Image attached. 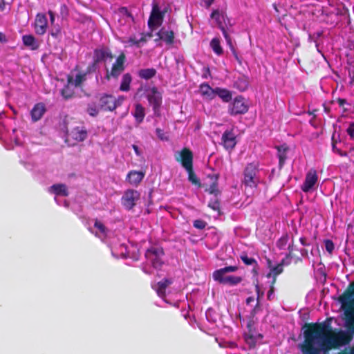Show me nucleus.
I'll return each instance as SVG.
<instances>
[{"label": "nucleus", "mask_w": 354, "mask_h": 354, "mask_svg": "<svg viewBox=\"0 0 354 354\" xmlns=\"http://www.w3.org/2000/svg\"><path fill=\"white\" fill-rule=\"evenodd\" d=\"M222 33L226 40L227 44L229 46L232 55H234L235 59L239 62L240 65L242 64V61L241 57L237 54V52L232 44V40L230 35L227 33V30H225V27L221 28Z\"/></svg>", "instance_id": "5701e85b"}, {"label": "nucleus", "mask_w": 354, "mask_h": 354, "mask_svg": "<svg viewBox=\"0 0 354 354\" xmlns=\"http://www.w3.org/2000/svg\"><path fill=\"white\" fill-rule=\"evenodd\" d=\"M188 174V180L194 185L201 187L202 185L199 178L194 171V167L185 169Z\"/></svg>", "instance_id": "72a5a7b5"}, {"label": "nucleus", "mask_w": 354, "mask_h": 354, "mask_svg": "<svg viewBox=\"0 0 354 354\" xmlns=\"http://www.w3.org/2000/svg\"><path fill=\"white\" fill-rule=\"evenodd\" d=\"M210 17L212 19H214L217 26L221 29V28H224L223 26L222 19L223 15L220 13L218 10H214L211 13Z\"/></svg>", "instance_id": "58836bf2"}, {"label": "nucleus", "mask_w": 354, "mask_h": 354, "mask_svg": "<svg viewBox=\"0 0 354 354\" xmlns=\"http://www.w3.org/2000/svg\"><path fill=\"white\" fill-rule=\"evenodd\" d=\"M259 163L250 162L247 164L243 171L242 184L246 187L256 188L259 183Z\"/></svg>", "instance_id": "20e7f679"}, {"label": "nucleus", "mask_w": 354, "mask_h": 354, "mask_svg": "<svg viewBox=\"0 0 354 354\" xmlns=\"http://www.w3.org/2000/svg\"><path fill=\"white\" fill-rule=\"evenodd\" d=\"M337 102L339 106H344L346 104H347L346 100L343 98H338Z\"/></svg>", "instance_id": "052dcab7"}, {"label": "nucleus", "mask_w": 354, "mask_h": 354, "mask_svg": "<svg viewBox=\"0 0 354 354\" xmlns=\"http://www.w3.org/2000/svg\"><path fill=\"white\" fill-rule=\"evenodd\" d=\"M208 207L214 211H220V203L218 199L210 201L209 202Z\"/></svg>", "instance_id": "c03bdc74"}, {"label": "nucleus", "mask_w": 354, "mask_h": 354, "mask_svg": "<svg viewBox=\"0 0 354 354\" xmlns=\"http://www.w3.org/2000/svg\"><path fill=\"white\" fill-rule=\"evenodd\" d=\"M132 81V77L130 73H125L123 75L120 86L121 91H129L130 90V84Z\"/></svg>", "instance_id": "2f4dec72"}, {"label": "nucleus", "mask_w": 354, "mask_h": 354, "mask_svg": "<svg viewBox=\"0 0 354 354\" xmlns=\"http://www.w3.org/2000/svg\"><path fill=\"white\" fill-rule=\"evenodd\" d=\"M348 135L351 138H354V122H351L348 127L346 129Z\"/></svg>", "instance_id": "3c124183"}, {"label": "nucleus", "mask_w": 354, "mask_h": 354, "mask_svg": "<svg viewBox=\"0 0 354 354\" xmlns=\"http://www.w3.org/2000/svg\"><path fill=\"white\" fill-rule=\"evenodd\" d=\"M175 160L187 169L193 167L194 155L189 149L185 147L175 154Z\"/></svg>", "instance_id": "1a4fd4ad"}, {"label": "nucleus", "mask_w": 354, "mask_h": 354, "mask_svg": "<svg viewBox=\"0 0 354 354\" xmlns=\"http://www.w3.org/2000/svg\"><path fill=\"white\" fill-rule=\"evenodd\" d=\"M339 301L346 308L345 326L348 332L354 334V281L350 283L345 292L339 296Z\"/></svg>", "instance_id": "f03ea898"}, {"label": "nucleus", "mask_w": 354, "mask_h": 354, "mask_svg": "<svg viewBox=\"0 0 354 354\" xmlns=\"http://www.w3.org/2000/svg\"><path fill=\"white\" fill-rule=\"evenodd\" d=\"M129 42L131 44V45H135L138 47L140 46V41H138V39H136L135 37H130L129 39Z\"/></svg>", "instance_id": "5fc2aeb1"}, {"label": "nucleus", "mask_w": 354, "mask_h": 354, "mask_svg": "<svg viewBox=\"0 0 354 354\" xmlns=\"http://www.w3.org/2000/svg\"><path fill=\"white\" fill-rule=\"evenodd\" d=\"M98 106L104 111H113L116 109L115 98L111 94H100Z\"/></svg>", "instance_id": "9b49d317"}, {"label": "nucleus", "mask_w": 354, "mask_h": 354, "mask_svg": "<svg viewBox=\"0 0 354 354\" xmlns=\"http://www.w3.org/2000/svg\"><path fill=\"white\" fill-rule=\"evenodd\" d=\"M304 331V341L300 346L303 354H319L315 346L316 342L325 351L348 344L350 336L343 331L335 332L329 323H306Z\"/></svg>", "instance_id": "f257e3e1"}, {"label": "nucleus", "mask_w": 354, "mask_h": 354, "mask_svg": "<svg viewBox=\"0 0 354 354\" xmlns=\"http://www.w3.org/2000/svg\"><path fill=\"white\" fill-rule=\"evenodd\" d=\"M92 233L100 239H104L107 236L108 229L101 221L96 219L94 223Z\"/></svg>", "instance_id": "a211bd4d"}, {"label": "nucleus", "mask_w": 354, "mask_h": 354, "mask_svg": "<svg viewBox=\"0 0 354 354\" xmlns=\"http://www.w3.org/2000/svg\"><path fill=\"white\" fill-rule=\"evenodd\" d=\"M7 3L4 0L0 1V11L3 12L5 10Z\"/></svg>", "instance_id": "680f3d73"}, {"label": "nucleus", "mask_w": 354, "mask_h": 354, "mask_svg": "<svg viewBox=\"0 0 354 354\" xmlns=\"http://www.w3.org/2000/svg\"><path fill=\"white\" fill-rule=\"evenodd\" d=\"M140 199V194L138 191L129 189L124 192L121 198V203L125 209L130 211L136 205Z\"/></svg>", "instance_id": "0eeeda50"}, {"label": "nucleus", "mask_w": 354, "mask_h": 354, "mask_svg": "<svg viewBox=\"0 0 354 354\" xmlns=\"http://www.w3.org/2000/svg\"><path fill=\"white\" fill-rule=\"evenodd\" d=\"M243 281V278L239 276H227L223 280L225 285L235 286L240 283Z\"/></svg>", "instance_id": "e433bc0d"}, {"label": "nucleus", "mask_w": 354, "mask_h": 354, "mask_svg": "<svg viewBox=\"0 0 354 354\" xmlns=\"http://www.w3.org/2000/svg\"><path fill=\"white\" fill-rule=\"evenodd\" d=\"M225 274L226 272L223 271V268L214 271L212 273V277L215 281H217L219 283L222 284L223 280H224L225 277H227Z\"/></svg>", "instance_id": "4c0bfd02"}, {"label": "nucleus", "mask_w": 354, "mask_h": 354, "mask_svg": "<svg viewBox=\"0 0 354 354\" xmlns=\"http://www.w3.org/2000/svg\"><path fill=\"white\" fill-rule=\"evenodd\" d=\"M125 62L126 55L124 52H121L113 64L111 68L109 70L106 67L105 78L107 80H111V78L118 79L125 69Z\"/></svg>", "instance_id": "423d86ee"}, {"label": "nucleus", "mask_w": 354, "mask_h": 354, "mask_svg": "<svg viewBox=\"0 0 354 354\" xmlns=\"http://www.w3.org/2000/svg\"><path fill=\"white\" fill-rule=\"evenodd\" d=\"M149 104L152 106L153 114L156 117H160V108L162 102V97L156 87H153L147 96Z\"/></svg>", "instance_id": "6e6552de"}, {"label": "nucleus", "mask_w": 354, "mask_h": 354, "mask_svg": "<svg viewBox=\"0 0 354 354\" xmlns=\"http://www.w3.org/2000/svg\"><path fill=\"white\" fill-rule=\"evenodd\" d=\"M212 180V183L210 184L209 188L206 189L205 191L207 192L210 194H214L216 196L221 194L218 188V180L219 178L218 174H209L207 176Z\"/></svg>", "instance_id": "4be33fe9"}, {"label": "nucleus", "mask_w": 354, "mask_h": 354, "mask_svg": "<svg viewBox=\"0 0 354 354\" xmlns=\"http://www.w3.org/2000/svg\"><path fill=\"white\" fill-rule=\"evenodd\" d=\"M336 15L349 17V10L346 6H344L342 9L337 8Z\"/></svg>", "instance_id": "de8ad7c7"}, {"label": "nucleus", "mask_w": 354, "mask_h": 354, "mask_svg": "<svg viewBox=\"0 0 354 354\" xmlns=\"http://www.w3.org/2000/svg\"><path fill=\"white\" fill-rule=\"evenodd\" d=\"M87 137L86 128L77 122H71L66 126V142L68 145H75L73 142H81Z\"/></svg>", "instance_id": "7ed1b4c3"}, {"label": "nucleus", "mask_w": 354, "mask_h": 354, "mask_svg": "<svg viewBox=\"0 0 354 354\" xmlns=\"http://www.w3.org/2000/svg\"><path fill=\"white\" fill-rule=\"evenodd\" d=\"M23 44L29 47L31 50H35L39 48V44L32 35H26L22 37Z\"/></svg>", "instance_id": "c85d7f7f"}, {"label": "nucleus", "mask_w": 354, "mask_h": 354, "mask_svg": "<svg viewBox=\"0 0 354 354\" xmlns=\"http://www.w3.org/2000/svg\"><path fill=\"white\" fill-rule=\"evenodd\" d=\"M277 149V155L279 158V166L282 168L284 165L285 161L287 159V151L288 147L286 145L276 147Z\"/></svg>", "instance_id": "cd10ccee"}, {"label": "nucleus", "mask_w": 354, "mask_h": 354, "mask_svg": "<svg viewBox=\"0 0 354 354\" xmlns=\"http://www.w3.org/2000/svg\"><path fill=\"white\" fill-rule=\"evenodd\" d=\"M240 259L242 260L245 265L252 266L253 272L255 273L257 272V268H258V263L254 258L248 257L245 252H243L240 256Z\"/></svg>", "instance_id": "473e14b6"}, {"label": "nucleus", "mask_w": 354, "mask_h": 354, "mask_svg": "<svg viewBox=\"0 0 354 354\" xmlns=\"http://www.w3.org/2000/svg\"><path fill=\"white\" fill-rule=\"evenodd\" d=\"M158 39L163 40L167 44H173L174 42V32L173 30H165L164 28L160 30L157 33Z\"/></svg>", "instance_id": "b1692460"}, {"label": "nucleus", "mask_w": 354, "mask_h": 354, "mask_svg": "<svg viewBox=\"0 0 354 354\" xmlns=\"http://www.w3.org/2000/svg\"><path fill=\"white\" fill-rule=\"evenodd\" d=\"M215 0H204L206 8H209Z\"/></svg>", "instance_id": "69168bd1"}, {"label": "nucleus", "mask_w": 354, "mask_h": 354, "mask_svg": "<svg viewBox=\"0 0 354 354\" xmlns=\"http://www.w3.org/2000/svg\"><path fill=\"white\" fill-rule=\"evenodd\" d=\"M221 140L223 144V147L226 149H232L236 146V137L232 130H226L223 133Z\"/></svg>", "instance_id": "dca6fc26"}, {"label": "nucleus", "mask_w": 354, "mask_h": 354, "mask_svg": "<svg viewBox=\"0 0 354 354\" xmlns=\"http://www.w3.org/2000/svg\"><path fill=\"white\" fill-rule=\"evenodd\" d=\"M132 147L135 151V153L138 155V156H140V150H139V147L136 145H132Z\"/></svg>", "instance_id": "774afa93"}, {"label": "nucleus", "mask_w": 354, "mask_h": 354, "mask_svg": "<svg viewBox=\"0 0 354 354\" xmlns=\"http://www.w3.org/2000/svg\"><path fill=\"white\" fill-rule=\"evenodd\" d=\"M145 177V172L140 171H130L127 176L129 183L133 185H138Z\"/></svg>", "instance_id": "6ab92c4d"}, {"label": "nucleus", "mask_w": 354, "mask_h": 354, "mask_svg": "<svg viewBox=\"0 0 354 354\" xmlns=\"http://www.w3.org/2000/svg\"><path fill=\"white\" fill-rule=\"evenodd\" d=\"M301 257L304 258H308V251L307 249L303 248L300 250Z\"/></svg>", "instance_id": "bf43d9fd"}, {"label": "nucleus", "mask_w": 354, "mask_h": 354, "mask_svg": "<svg viewBox=\"0 0 354 354\" xmlns=\"http://www.w3.org/2000/svg\"><path fill=\"white\" fill-rule=\"evenodd\" d=\"M48 21L44 14L39 13L36 15L35 21V32L39 35H43L47 29Z\"/></svg>", "instance_id": "2eb2a0df"}, {"label": "nucleus", "mask_w": 354, "mask_h": 354, "mask_svg": "<svg viewBox=\"0 0 354 354\" xmlns=\"http://www.w3.org/2000/svg\"><path fill=\"white\" fill-rule=\"evenodd\" d=\"M48 15L50 16V22L53 24L55 21V15H54V13L53 11L51 10H49L48 11Z\"/></svg>", "instance_id": "338daca9"}, {"label": "nucleus", "mask_w": 354, "mask_h": 354, "mask_svg": "<svg viewBox=\"0 0 354 354\" xmlns=\"http://www.w3.org/2000/svg\"><path fill=\"white\" fill-rule=\"evenodd\" d=\"M113 55L109 48L106 47H100L96 48L93 52V64L95 66L99 62H106L107 59L112 60Z\"/></svg>", "instance_id": "ddd939ff"}, {"label": "nucleus", "mask_w": 354, "mask_h": 354, "mask_svg": "<svg viewBox=\"0 0 354 354\" xmlns=\"http://www.w3.org/2000/svg\"><path fill=\"white\" fill-rule=\"evenodd\" d=\"M299 242L304 246H309L310 243L308 242L307 239L304 236H302L299 239Z\"/></svg>", "instance_id": "4d7b16f0"}, {"label": "nucleus", "mask_w": 354, "mask_h": 354, "mask_svg": "<svg viewBox=\"0 0 354 354\" xmlns=\"http://www.w3.org/2000/svg\"><path fill=\"white\" fill-rule=\"evenodd\" d=\"M49 192L62 196H67L69 194L66 185L62 183L53 185L49 187Z\"/></svg>", "instance_id": "393cba45"}, {"label": "nucleus", "mask_w": 354, "mask_h": 354, "mask_svg": "<svg viewBox=\"0 0 354 354\" xmlns=\"http://www.w3.org/2000/svg\"><path fill=\"white\" fill-rule=\"evenodd\" d=\"M332 147L333 152L337 153L339 156L342 157L347 156V153L346 151H342V150L336 147L335 142H333Z\"/></svg>", "instance_id": "8fccbe9b"}, {"label": "nucleus", "mask_w": 354, "mask_h": 354, "mask_svg": "<svg viewBox=\"0 0 354 354\" xmlns=\"http://www.w3.org/2000/svg\"><path fill=\"white\" fill-rule=\"evenodd\" d=\"M46 111L45 104L42 102L37 103L30 111L31 119L33 122L39 120Z\"/></svg>", "instance_id": "f3484780"}, {"label": "nucleus", "mask_w": 354, "mask_h": 354, "mask_svg": "<svg viewBox=\"0 0 354 354\" xmlns=\"http://www.w3.org/2000/svg\"><path fill=\"white\" fill-rule=\"evenodd\" d=\"M124 100V97L123 96H120L117 99H115L116 108L118 106H120L122 104Z\"/></svg>", "instance_id": "13d9d810"}, {"label": "nucleus", "mask_w": 354, "mask_h": 354, "mask_svg": "<svg viewBox=\"0 0 354 354\" xmlns=\"http://www.w3.org/2000/svg\"><path fill=\"white\" fill-rule=\"evenodd\" d=\"M0 42L1 43L7 42V39H6V35L1 32H0Z\"/></svg>", "instance_id": "0e129e2a"}, {"label": "nucleus", "mask_w": 354, "mask_h": 354, "mask_svg": "<svg viewBox=\"0 0 354 354\" xmlns=\"http://www.w3.org/2000/svg\"><path fill=\"white\" fill-rule=\"evenodd\" d=\"M210 46L213 51L217 55H221L223 53V48L221 46L220 40L218 38H213L210 41Z\"/></svg>", "instance_id": "c9c22d12"}, {"label": "nucleus", "mask_w": 354, "mask_h": 354, "mask_svg": "<svg viewBox=\"0 0 354 354\" xmlns=\"http://www.w3.org/2000/svg\"><path fill=\"white\" fill-rule=\"evenodd\" d=\"M289 240V236L287 234H283L277 242V246L280 250L285 249Z\"/></svg>", "instance_id": "79ce46f5"}, {"label": "nucleus", "mask_w": 354, "mask_h": 354, "mask_svg": "<svg viewBox=\"0 0 354 354\" xmlns=\"http://www.w3.org/2000/svg\"><path fill=\"white\" fill-rule=\"evenodd\" d=\"M172 283V280L169 279L165 278L162 281L157 283L155 288V290L156 291L158 295L164 298L166 296V289Z\"/></svg>", "instance_id": "aec40b11"}, {"label": "nucleus", "mask_w": 354, "mask_h": 354, "mask_svg": "<svg viewBox=\"0 0 354 354\" xmlns=\"http://www.w3.org/2000/svg\"><path fill=\"white\" fill-rule=\"evenodd\" d=\"M73 76L68 75L67 77V84L61 90V95L66 100L71 98L74 95V91L71 87V86H73Z\"/></svg>", "instance_id": "412c9836"}, {"label": "nucleus", "mask_w": 354, "mask_h": 354, "mask_svg": "<svg viewBox=\"0 0 354 354\" xmlns=\"http://www.w3.org/2000/svg\"><path fill=\"white\" fill-rule=\"evenodd\" d=\"M259 310H261V306H260V302L257 301L256 306L252 309L251 313L254 315L256 313H257Z\"/></svg>", "instance_id": "6e6d98bb"}, {"label": "nucleus", "mask_w": 354, "mask_h": 354, "mask_svg": "<svg viewBox=\"0 0 354 354\" xmlns=\"http://www.w3.org/2000/svg\"><path fill=\"white\" fill-rule=\"evenodd\" d=\"M270 270L274 275V279H275L276 277L281 274L283 271V266L280 263H278L277 266L272 267V268H270Z\"/></svg>", "instance_id": "37998d69"}, {"label": "nucleus", "mask_w": 354, "mask_h": 354, "mask_svg": "<svg viewBox=\"0 0 354 354\" xmlns=\"http://www.w3.org/2000/svg\"><path fill=\"white\" fill-rule=\"evenodd\" d=\"M255 290L257 295V301H259L260 299L263 297V292L261 291L260 287L259 286V282L257 280V283H255Z\"/></svg>", "instance_id": "09e8293b"}, {"label": "nucleus", "mask_w": 354, "mask_h": 354, "mask_svg": "<svg viewBox=\"0 0 354 354\" xmlns=\"http://www.w3.org/2000/svg\"><path fill=\"white\" fill-rule=\"evenodd\" d=\"M86 80V73H82L80 72H78L75 76V79L73 78V85L75 87H80L81 86L82 84Z\"/></svg>", "instance_id": "ea45409f"}, {"label": "nucleus", "mask_w": 354, "mask_h": 354, "mask_svg": "<svg viewBox=\"0 0 354 354\" xmlns=\"http://www.w3.org/2000/svg\"><path fill=\"white\" fill-rule=\"evenodd\" d=\"M234 84L241 91H245L248 87V82L244 77L239 78Z\"/></svg>", "instance_id": "a19ab883"}, {"label": "nucleus", "mask_w": 354, "mask_h": 354, "mask_svg": "<svg viewBox=\"0 0 354 354\" xmlns=\"http://www.w3.org/2000/svg\"><path fill=\"white\" fill-rule=\"evenodd\" d=\"M218 95L224 102H229L232 98V93L225 88H216L215 97Z\"/></svg>", "instance_id": "c756f323"}, {"label": "nucleus", "mask_w": 354, "mask_h": 354, "mask_svg": "<svg viewBox=\"0 0 354 354\" xmlns=\"http://www.w3.org/2000/svg\"><path fill=\"white\" fill-rule=\"evenodd\" d=\"M324 245H325V248H326V250L331 254L334 249H335V245H334V243L333 242L330 240V239H326L324 241Z\"/></svg>", "instance_id": "a18cd8bd"}, {"label": "nucleus", "mask_w": 354, "mask_h": 354, "mask_svg": "<svg viewBox=\"0 0 354 354\" xmlns=\"http://www.w3.org/2000/svg\"><path fill=\"white\" fill-rule=\"evenodd\" d=\"M318 179L317 171L314 169L310 170L305 178L304 182L301 187L304 192H308L316 184Z\"/></svg>", "instance_id": "4468645a"}, {"label": "nucleus", "mask_w": 354, "mask_h": 354, "mask_svg": "<svg viewBox=\"0 0 354 354\" xmlns=\"http://www.w3.org/2000/svg\"><path fill=\"white\" fill-rule=\"evenodd\" d=\"M288 253L286 254L285 257L282 259L281 262L279 263L283 267L284 266H289L291 263V258L292 257L293 251H294V244L293 240L292 241L291 244H289L288 247Z\"/></svg>", "instance_id": "f704fd0d"}, {"label": "nucleus", "mask_w": 354, "mask_h": 354, "mask_svg": "<svg viewBox=\"0 0 354 354\" xmlns=\"http://www.w3.org/2000/svg\"><path fill=\"white\" fill-rule=\"evenodd\" d=\"M248 111V106L245 102L244 98L241 95L236 97L229 105L228 112L231 115L244 114Z\"/></svg>", "instance_id": "9d476101"}, {"label": "nucleus", "mask_w": 354, "mask_h": 354, "mask_svg": "<svg viewBox=\"0 0 354 354\" xmlns=\"http://www.w3.org/2000/svg\"><path fill=\"white\" fill-rule=\"evenodd\" d=\"M164 17V13L160 11L158 3H153L152 10L148 20V26L153 29L160 26Z\"/></svg>", "instance_id": "f8f14e48"}, {"label": "nucleus", "mask_w": 354, "mask_h": 354, "mask_svg": "<svg viewBox=\"0 0 354 354\" xmlns=\"http://www.w3.org/2000/svg\"><path fill=\"white\" fill-rule=\"evenodd\" d=\"M157 136L161 139L163 140V131L159 128L156 129Z\"/></svg>", "instance_id": "e2e57ef3"}, {"label": "nucleus", "mask_w": 354, "mask_h": 354, "mask_svg": "<svg viewBox=\"0 0 354 354\" xmlns=\"http://www.w3.org/2000/svg\"><path fill=\"white\" fill-rule=\"evenodd\" d=\"M165 252L161 247L152 246L148 248L145 254L147 260L155 269H160L164 264Z\"/></svg>", "instance_id": "39448f33"}, {"label": "nucleus", "mask_w": 354, "mask_h": 354, "mask_svg": "<svg viewBox=\"0 0 354 354\" xmlns=\"http://www.w3.org/2000/svg\"><path fill=\"white\" fill-rule=\"evenodd\" d=\"M156 70L153 68L141 69L138 71V76L146 80L153 78L156 75Z\"/></svg>", "instance_id": "7c9ffc66"}, {"label": "nucleus", "mask_w": 354, "mask_h": 354, "mask_svg": "<svg viewBox=\"0 0 354 354\" xmlns=\"http://www.w3.org/2000/svg\"><path fill=\"white\" fill-rule=\"evenodd\" d=\"M132 114L135 118L137 123L140 124L144 120L145 116V109L141 104L136 103L135 104V109Z\"/></svg>", "instance_id": "bb28decb"}, {"label": "nucleus", "mask_w": 354, "mask_h": 354, "mask_svg": "<svg viewBox=\"0 0 354 354\" xmlns=\"http://www.w3.org/2000/svg\"><path fill=\"white\" fill-rule=\"evenodd\" d=\"M274 283H275V279H273L272 282V285L270 286V288L268 290V294H267V297H268V300H271L272 299V295L274 293Z\"/></svg>", "instance_id": "603ef678"}, {"label": "nucleus", "mask_w": 354, "mask_h": 354, "mask_svg": "<svg viewBox=\"0 0 354 354\" xmlns=\"http://www.w3.org/2000/svg\"><path fill=\"white\" fill-rule=\"evenodd\" d=\"M237 270L238 267L234 266H229L223 268V271L226 272V273L236 272Z\"/></svg>", "instance_id": "864d4df0"}, {"label": "nucleus", "mask_w": 354, "mask_h": 354, "mask_svg": "<svg viewBox=\"0 0 354 354\" xmlns=\"http://www.w3.org/2000/svg\"><path fill=\"white\" fill-rule=\"evenodd\" d=\"M216 88H212L208 84L203 83L200 86V93L206 99L210 100L215 97Z\"/></svg>", "instance_id": "a878e982"}, {"label": "nucleus", "mask_w": 354, "mask_h": 354, "mask_svg": "<svg viewBox=\"0 0 354 354\" xmlns=\"http://www.w3.org/2000/svg\"><path fill=\"white\" fill-rule=\"evenodd\" d=\"M207 225V223L203 220L197 219L193 223V226L199 230H203Z\"/></svg>", "instance_id": "49530a36"}]
</instances>
